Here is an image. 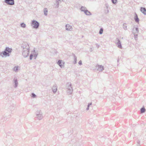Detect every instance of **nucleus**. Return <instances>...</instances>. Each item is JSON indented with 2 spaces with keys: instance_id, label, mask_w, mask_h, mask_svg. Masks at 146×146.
Returning <instances> with one entry per match:
<instances>
[{
  "instance_id": "obj_14",
  "label": "nucleus",
  "mask_w": 146,
  "mask_h": 146,
  "mask_svg": "<svg viewBox=\"0 0 146 146\" xmlns=\"http://www.w3.org/2000/svg\"><path fill=\"white\" fill-rule=\"evenodd\" d=\"M44 14L46 15H47V9H45L44 10Z\"/></svg>"
},
{
  "instance_id": "obj_1",
  "label": "nucleus",
  "mask_w": 146,
  "mask_h": 146,
  "mask_svg": "<svg viewBox=\"0 0 146 146\" xmlns=\"http://www.w3.org/2000/svg\"><path fill=\"white\" fill-rule=\"evenodd\" d=\"M26 46L27 47V50H26V51L25 50L23 52V54L24 56L25 57H27L28 55L29 52V46L28 45H27Z\"/></svg>"
},
{
  "instance_id": "obj_15",
  "label": "nucleus",
  "mask_w": 146,
  "mask_h": 146,
  "mask_svg": "<svg viewBox=\"0 0 146 146\" xmlns=\"http://www.w3.org/2000/svg\"><path fill=\"white\" fill-rule=\"evenodd\" d=\"M118 46L119 48H121V46L120 43L119 41V42L118 43Z\"/></svg>"
},
{
  "instance_id": "obj_12",
  "label": "nucleus",
  "mask_w": 146,
  "mask_h": 146,
  "mask_svg": "<svg viewBox=\"0 0 146 146\" xmlns=\"http://www.w3.org/2000/svg\"><path fill=\"white\" fill-rule=\"evenodd\" d=\"M19 69V68L18 67H15L13 68V70L15 72H17Z\"/></svg>"
},
{
  "instance_id": "obj_8",
  "label": "nucleus",
  "mask_w": 146,
  "mask_h": 146,
  "mask_svg": "<svg viewBox=\"0 0 146 146\" xmlns=\"http://www.w3.org/2000/svg\"><path fill=\"white\" fill-rule=\"evenodd\" d=\"M135 20L136 22H138L139 21V19L138 18L137 15V14H135L134 17Z\"/></svg>"
},
{
  "instance_id": "obj_2",
  "label": "nucleus",
  "mask_w": 146,
  "mask_h": 146,
  "mask_svg": "<svg viewBox=\"0 0 146 146\" xmlns=\"http://www.w3.org/2000/svg\"><path fill=\"white\" fill-rule=\"evenodd\" d=\"M5 2L7 4L13 5L14 4V0H5Z\"/></svg>"
},
{
  "instance_id": "obj_23",
  "label": "nucleus",
  "mask_w": 146,
  "mask_h": 146,
  "mask_svg": "<svg viewBox=\"0 0 146 146\" xmlns=\"http://www.w3.org/2000/svg\"><path fill=\"white\" fill-rule=\"evenodd\" d=\"M68 26H69V25H66V27H68Z\"/></svg>"
},
{
  "instance_id": "obj_16",
  "label": "nucleus",
  "mask_w": 146,
  "mask_h": 146,
  "mask_svg": "<svg viewBox=\"0 0 146 146\" xmlns=\"http://www.w3.org/2000/svg\"><path fill=\"white\" fill-rule=\"evenodd\" d=\"M81 10L82 11H84H84L86 10L85 8L83 7H82L81 8Z\"/></svg>"
},
{
  "instance_id": "obj_4",
  "label": "nucleus",
  "mask_w": 146,
  "mask_h": 146,
  "mask_svg": "<svg viewBox=\"0 0 146 146\" xmlns=\"http://www.w3.org/2000/svg\"><path fill=\"white\" fill-rule=\"evenodd\" d=\"M6 52L7 51L5 50L3 52L0 54L1 56H2L3 57L9 56V54L8 53H7Z\"/></svg>"
},
{
  "instance_id": "obj_21",
  "label": "nucleus",
  "mask_w": 146,
  "mask_h": 146,
  "mask_svg": "<svg viewBox=\"0 0 146 146\" xmlns=\"http://www.w3.org/2000/svg\"><path fill=\"white\" fill-rule=\"evenodd\" d=\"M79 64L80 65H81L82 64V62L80 60L79 62Z\"/></svg>"
},
{
  "instance_id": "obj_17",
  "label": "nucleus",
  "mask_w": 146,
  "mask_h": 146,
  "mask_svg": "<svg viewBox=\"0 0 146 146\" xmlns=\"http://www.w3.org/2000/svg\"><path fill=\"white\" fill-rule=\"evenodd\" d=\"M103 32V29H101L100 31V33L101 34Z\"/></svg>"
},
{
  "instance_id": "obj_13",
  "label": "nucleus",
  "mask_w": 146,
  "mask_h": 146,
  "mask_svg": "<svg viewBox=\"0 0 146 146\" xmlns=\"http://www.w3.org/2000/svg\"><path fill=\"white\" fill-rule=\"evenodd\" d=\"M21 27L23 28H25L26 27V25L24 23H22L21 24Z\"/></svg>"
},
{
  "instance_id": "obj_20",
  "label": "nucleus",
  "mask_w": 146,
  "mask_h": 146,
  "mask_svg": "<svg viewBox=\"0 0 146 146\" xmlns=\"http://www.w3.org/2000/svg\"><path fill=\"white\" fill-rule=\"evenodd\" d=\"M33 55H31L30 56V58L31 60H32V58Z\"/></svg>"
},
{
  "instance_id": "obj_24",
  "label": "nucleus",
  "mask_w": 146,
  "mask_h": 146,
  "mask_svg": "<svg viewBox=\"0 0 146 146\" xmlns=\"http://www.w3.org/2000/svg\"><path fill=\"white\" fill-rule=\"evenodd\" d=\"M89 109V108H88H88L87 109Z\"/></svg>"
},
{
  "instance_id": "obj_5",
  "label": "nucleus",
  "mask_w": 146,
  "mask_h": 146,
  "mask_svg": "<svg viewBox=\"0 0 146 146\" xmlns=\"http://www.w3.org/2000/svg\"><path fill=\"white\" fill-rule=\"evenodd\" d=\"M58 63L61 67H62L64 66V63L62 60L58 61Z\"/></svg>"
},
{
  "instance_id": "obj_18",
  "label": "nucleus",
  "mask_w": 146,
  "mask_h": 146,
  "mask_svg": "<svg viewBox=\"0 0 146 146\" xmlns=\"http://www.w3.org/2000/svg\"><path fill=\"white\" fill-rule=\"evenodd\" d=\"M112 2L114 4H115L117 2V0H112Z\"/></svg>"
},
{
  "instance_id": "obj_10",
  "label": "nucleus",
  "mask_w": 146,
  "mask_h": 146,
  "mask_svg": "<svg viewBox=\"0 0 146 146\" xmlns=\"http://www.w3.org/2000/svg\"><path fill=\"white\" fill-rule=\"evenodd\" d=\"M98 67L99 68V70L100 71H102L104 69L103 67L102 66H98Z\"/></svg>"
},
{
  "instance_id": "obj_9",
  "label": "nucleus",
  "mask_w": 146,
  "mask_h": 146,
  "mask_svg": "<svg viewBox=\"0 0 146 146\" xmlns=\"http://www.w3.org/2000/svg\"><path fill=\"white\" fill-rule=\"evenodd\" d=\"M85 13L87 15H91L90 13L87 10H85L84 11Z\"/></svg>"
},
{
  "instance_id": "obj_6",
  "label": "nucleus",
  "mask_w": 146,
  "mask_h": 146,
  "mask_svg": "<svg viewBox=\"0 0 146 146\" xmlns=\"http://www.w3.org/2000/svg\"><path fill=\"white\" fill-rule=\"evenodd\" d=\"M141 12L145 14H146V9L143 7L141 8Z\"/></svg>"
},
{
  "instance_id": "obj_19",
  "label": "nucleus",
  "mask_w": 146,
  "mask_h": 146,
  "mask_svg": "<svg viewBox=\"0 0 146 146\" xmlns=\"http://www.w3.org/2000/svg\"><path fill=\"white\" fill-rule=\"evenodd\" d=\"M32 97H33V98H35L36 97V96L34 94H32Z\"/></svg>"
},
{
  "instance_id": "obj_11",
  "label": "nucleus",
  "mask_w": 146,
  "mask_h": 146,
  "mask_svg": "<svg viewBox=\"0 0 146 146\" xmlns=\"http://www.w3.org/2000/svg\"><path fill=\"white\" fill-rule=\"evenodd\" d=\"M145 108H142L141 109V113H143L145 112Z\"/></svg>"
},
{
  "instance_id": "obj_22",
  "label": "nucleus",
  "mask_w": 146,
  "mask_h": 146,
  "mask_svg": "<svg viewBox=\"0 0 146 146\" xmlns=\"http://www.w3.org/2000/svg\"><path fill=\"white\" fill-rule=\"evenodd\" d=\"M54 88H55V89L54 90H53V91L54 92H56L57 90V89L56 88H55V87H54Z\"/></svg>"
},
{
  "instance_id": "obj_3",
  "label": "nucleus",
  "mask_w": 146,
  "mask_h": 146,
  "mask_svg": "<svg viewBox=\"0 0 146 146\" xmlns=\"http://www.w3.org/2000/svg\"><path fill=\"white\" fill-rule=\"evenodd\" d=\"M32 24L33 25V27L35 28H37L39 26L38 23L35 21H32Z\"/></svg>"
},
{
  "instance_id": "obj_7",
  "label": "nucleus",
  "mask_w": 146,
  "mask_h": 146,
  "mask_svg": "<svg viewBox=\"0 0 146 146\" xmlns=\"http://www.w3.org/2000/svg\"><path fill=\"white\" fill-rule=\"evenodd\" d=\"M5 51H7L8 53H10L11 52L12 49L9 47H7L5 49Z\"/></svg>"
}]
</instances>
